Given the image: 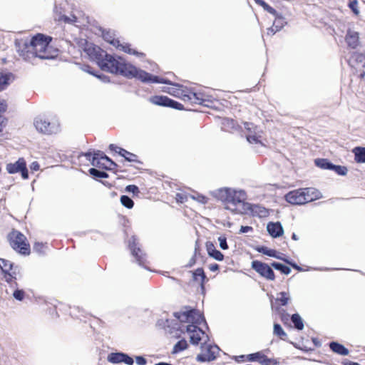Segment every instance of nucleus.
I'll use <instances>...</instances> for the list:
<instances>
[{
  "label": "nucleus",
  "mask_w": 365,
  "mask_h": 365,
  "mask_svg": "<svg viewBox=\"0 0 365 365\" xmlns=\"http://www.w3.org/2000/svg\"><path fill=\"white\" fill-rule=\"evenodd\" d=\"M84 51L90 58L96 60L100 68L105 71L121 75L128 78H135L144 83H167L163 78L138 69L121 57L108 54L100 47L92 43H86Z\"/></svg>",
  "instance_id": "f257e3e1"
},
{
  "label": "nucleus",
  "mask_w": 365,
  "mask_h": 365,
  "mask_svg": "<svg viewBox=\"0 0 365 365\" xmlns=\"http://www.w3.org/2000/svg\"><path fill=\"white\" fill-rule=\"evenodd\" d=\"M52 37L38 33L31 36L29 41L18 43L17 51L20 56L25 60L38 57L43 59L52 58L53 50L51 46Z\"/></svg>",
  "instance_id": "f03ea898"
},
{
  "label": "nucleus",
  "mask_w": 365,
  "mask_h": 365,
  "mask_svg": "<svg viewBox=\"0 0 365 365\" xmlns=\"http://www.w3.org/2000/svg\"><path fill=\"white\" fill-rule=\"evenodd\" d=\"M163 91L180 98L185 103L189 105L197 104L207 107H212V106L210 105V101L207 99V96L204 93L200 91L195 92L182 85L175 84L167 90H163Z\"/></svg>",
  "instance_id": "7ed1b4c3"
},
{
  "label": "nucleus",
  "mask_w": 365,
  "mask_h": 365,
  "mask_svg": "<svg viewBox=\"0 0 365 365\" xmlns=\"http://www.w3.org/2000/svg\"><path fill=\"white\" fill-rule=\"evenodd\" d=\"M322 197V193L314 187L298 188L289 191L284 195V200L293 205H302Z\"/></svg>",
  "instance_id": "20e7f679"
},
{
  "label": "nucleus",
  "mask_w": 365,
  "mask_h": 365,
  "mask_svg": "<svg viewBox=\"0 0 365 365\" xmlns=\"http://www.w3.org/2000/svg\"><path fill=\"white\" fill-rule=\"evenodd\" d=\"M216 197L224 204L225 209L235 211L237 205L245 203L246 193L242 190L223 187L217 190Z\"/></svg>",
  "instance_id": "39448f33"
},
{
  "label": "nucleus",
  "mask_w": 365,
  "mask_h": 365,
  "mask_svg": "<svg viewBox=\"0 0 365 365\" xmlns=\"http://www.w3.org/2000/svg\"><path fill=\"white\" fill-rule=\"evenodd\" d=\"M6 240L10 247L18 254L29 256L31 252L27 237L19 230L12 229L7 235Z\"/></svg>",
  "instance_id": "423d86ee"
},
{
  "label": "nucleus",
  "mask_w": 365,
  "mask_h": 365,
  "mask_svg": "<svg viewBox=\"0 0 365 365\" xmlns=\"http://www.w3.org/2000/svg\"><path fill=\"white\" fill-rule=\"evenodd\" d=\"M174 316L178 319L181 323L200 325L202 322H205L203 314L199 310L191 309L189 307H185L184 311L175 312Z\"/></svg>",
  "instance_id": "0eeeda50"
},
{
  "label": "nucleus",
  "mask_w": 365,
  "mask_h": 365,
  "mask_svg": "<svg viewBox=\"0 0 365 365\" xmlns=\"http://www.w3.org/2000/svg\"><path fill=\"white\" fill-rule=\"evenodd\" d=\"M83 155L91 161L93 166L100 169L113 170L118 167V165L115 162L100 151L94 153L93 155L91 153H86Z\"/></svg>",
  "instance_id": "6e6552de"
},
{
  "label": "nucleus",
  "mask_w": 365,
  "mask_h": 365,
  "mask_svg": "<svg viewBox=\"0 0 365 365\" xmlns=\"http://www.w3.org/2000/svg\"><path fill=\"white\" fill-rule=\"evenodd\" d=\"M0 269L4 274V278L9 284L14 283L17 285L16 282L17 274H19V267L15 266L14 263L5 259H0Z\"/></svg>",
  "instance_id": "1a4fd4ad"
},
{
  "label": "nucleus",
  "mask_w": 365,
  "mask_h": 365,
  "mask_svg": "<svg viewBox=\"0 0 365 365\" xmlns=\"http://www.w3.org/2000/svg\"><path fill=\"white\" fill-rule=\"evenodd\" d=\"M251 267L260 277L268 281H274L276 279L272 267L265 262H262L259 260H253L251 264Z\"/></svg>",
  "instance_id": "9d476101"
},
{
  "label": "nucleus",
  "mask_w": 365,
  "mask_h": 365,
  "mask_svg": "<svg viewBox=\"0 0 365 365\" xmlns=\"http://www.w3.org/2000/svg\"><path fill=\"white\" fill-rule=\"evenodd\" d=\"M34 125L36 130L46 135H52L57 133L58 126L51 123L44 117H37L34 120Z\"/></svg>",
  "instance_id": "9b49d317"
},
{
  "label": "nucleus",
  "mask_w": 365,
  "mask_h": 365,
  "mask_svg": "<svg viewBox=\"0 0 365 365\" xmlns=\"http://www.w3.org/2000/svg\"><path fill=\"white\" fill-rule=\"evenodd\" d=\"M149 101L156 106L169 107L179 110H183L184 106L180 103L175 101L165 96H153L149 98Z\"/></svg>",
  "instance_id": "f8f14e48"
},
{
  "label": "nucleus",
  "mask_w": 365,
  "mask_h": 365,
  "mask_svg": "<svg viewBox=\"0 0 365 365\" xmlns=\"http://www.w3.org/2000/svg\"><path fill=\"white\" fill-rule=\"evenodd\" d=\"M6 168L9 174L20 173L23 179L26 180L29 178L26 161L24 158H19L15 163H8Z\"/></svg>",
  "instance_id": "ddd939ff"
},
{
  "label": "nucleus",
  "mask_w": 365,
  "mask_h": 365,
  "mask_svg": "<svg viewBox=\"0 0 365 365\" xmlns=\"http://www.w3.org/2000/svg\"><path fill=\"white\" fill-rule=\"evenodd\" d=\"M186 331L189 334L190 341L193 345H198L202 336L205 335V331L197 324H188L186 327Z\"/></svg>",
  "instance_id": "4468645a"
},
{
  "label": "nucleus",
  "mask_w": 365,
  "mask_h": 365,
  "mask_svg": "<svg viewBox=\"0 0 365 365\" xmlns=\"http://www.w3.org/2000/svg\"><path fill=\"white\" fill-rule=\"evenodd\" d=\"M216 347L210 344H202L201 349L203 351L197 356L196 359L199 362L211 361L216 358L215 349Z\"/></svg>",
  "instance_id": "2eb2a0df"
},
{
  "label": "nucleus",
  "mask_w": 365,
  "mask_h": 365,
  "mask_svg": "<svg viewBox=\"0 0 365 365\" xmlns=\"http://www.w3.org/2000/svg\"><path fill=\"white\" fill-rule=\"evenodd\" d=\"M109 149L111 151L118 153V155L123 157L126 161H128L130 163H142V162L138 160V156L137 155L132 153L126 150L124 148L118 147L117 145H115L114 144H110Z\"/></svg>",
  "instance_id": "dca6fc26"
},
{
  "label": "nucleus",
  "mask_w": 365,
  "mask_h": 365,
  "mask_svg": "<svg viewBox=\"0 0 365 365\" xmlns=\"http://www.w3.org/2000/svg\"><path fill=\"white\" fill-rule=\"evenodd\" d=\"M108 361L113 364L124 362L128 365L134 362L133 358L124 353H111L108 356Z\"/></svg>",
  "instance_id": "f3484780"
},
{
  "label": "nucleus",
  "mask_w": 365,
  "mask_h": 365,
  "mask_svg": "<svg viewBox=\"0 0 365 365\" xmlns=\"http://www.w3.org/2000/svg\"><path fill=\"white\" fill-rule=\"evenodd\" d=\"M246 359L249 361H257L262 365L275 364L274 359H269L262 352H256L246 356Z\"/></svg>",
  "instance_id": "a211bd4d"
},
{
  "label": "nucleus",
  "mask_w": 365,
  "mask_h": 365,
  "mask_svg": "<svg viewBox=\"0 0 365 365\" xmlns=\"http://www.w3.org/2000/svg\"><path fill=\"white\" fill-rule=\"evenodd\" d=\"M129 248L130 250L132 255L135 258L136 262L140 265H145L146 259L145 255L143 253L140 247H137V244L135 241H133L129 244Z\"/></svg>",
  "instance_id": "6ab92c4d"
},
{
  "label": "nucleus",
  "mask_w": 365,
  "mask_h": 365,
  "mask_svg": "<svg viewBox=\"0 0 365 365\" xmlns=\"http://www.w3.org/2000/svg\"><path fill=\"white\" fill-rule=\"evenodd\" d=\"M267 229L269 234L274 238L282 236L284 232L283 227L279 222H269Z\"/></svg>",
  "instance_id": "aec40b11"
},
{
  "label": "nucleus",
  "mask_w": 365,
  "mask_h": 365,
  "mask_svg": "<svg viewBox=\"0 0 365 365\" xmlns=\"http://www.w3.org/2000/svg\"><path fill=\"white\" fill-rule=\"evenodd\" d=\"M14 80V76L13 73L0 72V92L6 89Z\"/></svg>",
  "instance_id": "412c9836"
},
{
  "label": "nucleus",
  "mask_w": 365,
  "mask_h": 365,
  "mask_svg": "<svg viewBox=\"0 0 365 365\" xmlns=\"http://www.w3.org/2000/svg\"><path fill=\"white\" fill-rule=\"evenodd\" d=\"M205 246L209 256L218 261L223 260V254L216 249L215 245L212 242H207Z\"/></svg>",
  "instance_id": "4be33fe9"
},
{
  "label": "nucleus",
  "mask_w": 365,
  "mask_h": 365,
  "mask_svg": "<svg viewBox=\"0 0 365 365\" xmlns=\"http://www.w3.org/2000/svg\"><path fill=\"white\" fill-rule=\"evenodd\" d=\"M345 40L349 47L356 48L359 43V34L349 30L346 35Z\"/></svg>",
  "instance_id": "5701e85b"
},
{
  "label": "nucleus",
  "mask_w": 365,
  "mask_h": 365,
  "mask_svg": "<svg viewBox=\"0 0 365 365\" xmlns=\"http://www.w3.org/2000/svg\"><path fill=\"white\" fill-rule=\"evenodd\" d=\"M274 16L275 19L274 21L272 26L267 29V35L274 34L277 31H278L283 27L284 24L285 23L284 19L282 16H279L278 14Z\"/></svg>",
  "instance_id": "b1692460"
},
{
  "label": "nucleus",
  "mask_w": 365,
  "mask_h": 365,
  "mask_svg": "<svg viewBox=\"0 0 365 365\" xmlns=\"http://www.w3.org/2000/svg\"><path fill=\"white\" fill-rule=\"evenodd\" d=\"M192 279L200 283L202 289L205 288V282L207 280L202 268H197L192 272Z\"/></svg>",
  "instance_id": "393cba45"
},
{
  "label": "nucleus",
  "mask_w": 365,
  "mask_h": 365,
  "mask_svg": "<svg viewBox=\"0 0 365 365\" xmlns=\"http://www.w3.org/2000/svg\"><path fill=\"white\" fill-rule=\"evenodd\" d=\"M330 349L341 356H347L349 354V351L344 345L336 341H331L329 343Z\"/></svg>",
  "instance_id": "a878e982"
},
{
  "label": "nucleus",
  "mask_w": 365,
  "mask_h": 365,
  "mask_svg": "<svg viewBox=\"0 0 365 365\" xmlns=\"http://www.w3.org/2000/svg\"><path fill=\"white\" fill-rule=\"evenodd\" d=\"M110 43L114 46H115L117 48H118L120 51H123L125 53H127L128 54L138 55V52L135 51L133 48H132L130 47V45L128 43L122 44L117 39H113L110 41Z\"/></svg>",
  "instance_id": "bb28decb"
},
{
  "label": "nucleus",
  "mask_w": 365,
  "mask_h": 365,
  "mask_svg": "<svg viewBox=\"0 0 365 365\" xmlns=\"http://www.w3.org/2000/svg\"><path fill=\"white\" fill-rule=\"evenodd\" d=\"M48 243L43 242H35L33 245V250L39 256L46 255L48 250Z\"/></svg>",
  "instance_id": "cd10ccee"
},
{
  "label": "nucleus",
  "mask_w": 365,
  "mask_h": 365,
  "mask_svg": "<svg viewBox=\"0 0 365 365\" xmlns=\"http://www.w3.org/2000/svg\"><path fill=\"white\" fill-rule=\"evenodd\" d=\"M77 17L74 14H71L70 16H67L64 14H62L61 13L56 14L55 17V20L63 23V24H72L77 21Z\"/></svg>",
  "instance_id": "c85d7f7f"
},
{
  "label": "nucleus",
  "mask_w": 365,
  "mask_h": 365,
  "mask_svg": "<svg viewBox=\"0 0 365 365\" xmlns=\"http://www.w3.org/2000/svg\"><path fill=\"white\" fill-rule=\"evenodd\" d=\"M353 153L354 154V160L358 163H365V148L364 147H356L353 149Z\"/></svg>",
  "instance_id": "c756f323"
},
{
  "label": "nucleus",
  "mask_w": 365,
  "mask_h": 365,
  "mask_svg": "<svg viewBox=\"0 0 365 365\" xmlns=\"http://www.w3.org/2000/svg\"><path fill=\"white\" fill-rule=\"evenodd\" d=\"M257 251L269 257H274L279 259H283L280 256V252H277L275 250L269 249L267 247L262 246L261 247H259L257 248Z\"/></svg>",
  "instance_id": "7c9ffc66"
},
{
  "label": "nucleus",
  "mask_w": 365,
  "mask_h": 365,
  "mask_svg": "<svg viewBox=\"0 0 365 365\" xmlns=\"http://www.w3.org/2000/svg\"><path fill=\"white\" fill-rule=\"evenodd\" d=\"M251 211L254 215L259 216V217H264L269 215L268 210L259 205H252L251 206Z\"/></svg>",
  "instance_id": "2f4dec72"
},
{
  "label": "nucleus",
  "mask_w": 365,
  "mask_h": 365,
  "mask_svg": "<svg viewBox=\"0 0 365 365\" xmlns=\"http://www.w3.org/2000/svg\"><path fill=\"white\" fill-rule=\"evenodd\" d=\"M289 300V294L285 292H281L277 294L275 299V303L277 307L286 306Z\"/></svg>",
  "instance_id": "473e14b6"
},
{
  "label": "nucleus",
  "mask_w": 365,
  "mask_h": 365,
  "mask_svg": "<svg viewBox=\"0 0 365 365\" xmlns=\"http://www.w3.org/2000/svg\"><path fill=\"white\" fill-rule=\"evenodd\" d=\"M187 346L188 344L187 341L184 339H181L175 344L172 353L177 354L178 352L184 351L187 348Z\"/></svg>",
  "instance_id": "72a5a7b5"
},
{
  "label": "nucleus",
  "mask_w": 365,
  "mask_h": 365,
  "mask_svg": "<svg viewBox=\"0 0 365 365\" xmlns=\"http://www.w3.org/2000/svg\"><path fill=\"white\" fill-rule=\"evenodd\" d=\"M273 333L275 336H278L282 340H286L287 338V334L279 324H274Z\"/></svg>",
  "instance_id": "f704fd0d"
},
{
  "label": "nucleus",
  "mask_w": 365,
  "mask_h": 365,
  "mask_svg": "<svg viewBox=\"0 0 365 365\" xmlns=\"http://www.w3.org/2000/svg\"><path fill=\"white\" fill-rule=\"evenodd\" d=\"M255 2L261 6L266 11L269 13L270 14L275 16L277 14V11L270 6L267 2H265L264 0H254Z\"/></svg>",
  "instance_id": "c9c22d12"
},
{
  "label": "nucleus",
  "mask_w": 365,
  "mask_h": 365,
  "mask_svg": "<svg viewBox=\"0 0 365 365\" xmlns=\"http://www.w3.org/2000/svg\"><path fill=\"white\" fill-rule=\"evenodd\" d=\"M255 2L261 6L266 11L269 13L270 14L275 16L277 14V11L270 6L267 2H265L264 0H254Z\"/></svg>",
  "instance_id": "e433bc0d"
},
{
  "label": "nucleus",
  "mask_w": 365,
  "mask_h": 365,
  "mask_svg": "<svg viewBox=\"0 0 365 365\" xmlns=\"http://www.w3.org/2000/svg\"><path fill=\"white\" fill-rule=\"evenodd\" d=\"M315 164L323 169L332 170L334 164L331 163L327 159L319 158L315 160Z\"/></svg>",
  "instance_id": "4c0bfd02"
},
{
  "label": "nucleus",
  "mask_w": 365,
  "mask_h": 365,
  "mask_svg": "<svg viewBox=\"0 0 365 365\" xmlns=\"http://www.w3.org/2000/svg\"><path fill=\"white\" fill-rule=\"evenodd\" d=\"M271 266L276 269L277 270H279L282 273L284 274H289L290 272H291V269L286 266V265H284L281 263H279V262H273L272 264H271Z\"/></svg>",
  "instance_id": "58836bf2"
},
{
  "label": "nucleus",
  "mask_w": 365,
  "mask_h": 365,
  "mask_svg": "<svg viewBox=\"0 0 365 365\" xmlns=\"http://www.w3.org/2000/svg\"><path fill=\"white\" fill-rule=\"evenodd\" d=\"M292 322L294 324V327L298 330H302L304 328V324L301 317L298 314H292L291 317Z\"/></svg>",
  "instance_id": "ea45409f"
},
{
  "label": "nucleus",
  "mask_w": 365,
  "mask_h": 365,
  "mask_svg": "<svg viewBox=\"0 0 365 365\" xmlns=\"http://www.w3.org/2000/svg\"><path fill=\"white\" fill-rule=\"evenodd\" d=\"M121 204L128 209H131L134 206L133 200L127 195H122L120 197Z\"/></svg>",
  "instance_id": "a19ab883"
},
{
  "label": "nucleus",
  "mask_w": 365,
  "mask_h": 365,
  "mask_svg": "<svg viewBox=\"0 0 365 365\" xmlns=\"http://www.w3.org/2000/svg\"><path fill=\"white\" fill-rule=\"evenodd\" d=\"M89 173L94 178H108V175L104 171H100L94 168H90L88 170Z\"/></svg>",
  "instance_id": "79ce46f5"
},
{
  "label": "nucleus",
  "mask_w": 365,
  "mask_h": 365,
  "mask_svg": "<svg viewBox=\"0 0 365 365\" xmlns=\"http://www.w3.org/2000/svg\"><path fill=\"white\" fill-rule=\"evenodd\" d=\"M335 171L339 175H346L348 170L347 168L342 165H333L332 170Z\"/></svg>",
  "instance_id": "37998d69"
},
{
  "label": "nucleus",
  "mask_w": 365,
  "mask_h": 365,
  "mask_svg": "<svg viewBox=\"0 0 365 365\" xmlns=\"http://www.w3.org/2000/svg\"><path fill=\"white\" fill-rule=\"evenodd\" d=\"M187 195L185 193L178 192L175 195V199L178 203H184L187 200Z\"/></svg>",
  "instance_id": "c03bdc74"
},
{
  "label": "nucleus",
  "mask_w": 365,
  "mask_h": 365,
  "mask_svg": "<svg viewBox=\"0 0 365 365\" xmlns=\"http://www.w3.org/2000/svg\"><path fill=\"white\" fill-rule=\"evenodd\" d=\"M259 138V136H257L256 135H249L247 136V140L250 143L262 144Z\"/></svg>",
  "instance_id": "a18cd8bd"
},
{
  "label": "nucleus",
  "mask_w": 365,
  "mask_h": 365,
  "mask_svg": "<svg viewBox=\"0 0 365 365\" xmlns=\"http://www.w3.org/2000/svg\"><path fill=\"white\" fill-rule=\"evenodd\" d=\"M349 7L351 9V10L356 14H359V10H358V1L357 0H352L350 1L349 3Z\"/></svg>",
  "instance_id": "49530a36"
},
{
  "label": "nucleus",
  "mask_w": 365,
  "mask_h": 365,
  "mask_svg": "<svg viewBox=\"0 0 365 365\" xmlns=\"http://www.w3.org/2000/svg\"><path fill=\"white\" fill-rule=\"evenodd\" d=\"M13 296L16 299L21 301L25 297V292L22 289H16L14 292Z\"/></svg>",
  "instance_id": "de8ad7c7"
},
{
  "label": "nucleus",
  "mask_w": 365,
  "mask_h": 365,
  "mask_svg": "<svg viewBox=\"0 0 365 365\" xmlns=\"http://www.w3.org/2000/svg\"><path fill=\"white\" fill-rule=\"evenodd\" d=\"M125 190L129 192H132L135 195L140 193V190L138 186L135 185H129L125 187Z\"/></svg>",
  "instance_id": "09e8293b"
},
{
  "label": "nucleus",
  "mask_w": 365,
  "mask_h": 365,
  "mask_svg": "<svg viewBox=\"0 0 365 365\" xmlns=\"http://www.w3.org/2000/svg\"><path fill=\"white\" fill-rule=\"evenodd\" d=\"M192 199L195 200L196 201L202 203V204H207L208 202V198L206 196H204L202 195H197V196H192Z\"/></svg>",
  "instance_id": "8fccbe9b"
},
{
  "label": "nucleus",
  "mask_w": 365,
  "mask_h": 365,
  "mask_svg": "<svg viewBox=\"0 0 365 365\" xmlns=\"http://www.w3.org/2000/svg\"><path fill=\"white\" fill-rule=\"evenodd\" d=\"M218 240L220 242V247L222 249V250H227L228 249V245H227V239L224 236H220L219 238H218Z\"/></svg>",
  "instance_id": "3c124183"
},
{
  "label": "nucleus",
  "mask_w": 365,
  "mask_h": 365,
  "mask_svg": "<svg viewBox=\"0 0 365 365\" xmlns=\"http://www.w3.org/2000/svg\"><path fill=\"white\" fill-rule=\"evenodd\" d=\"M7 109V103L5 100L0 99V117H2L1 114L5 113Z\"/></svg>",
  "instance_id": "603ef678"
},
{
  "label": "nucleus",
  "mask_w": 365,
  "mask_h": 365,
  "mask_svg": "<svg viewBox=\"0 0 365 365\" xmlns=\"http://www.w3.org/2000/svg\"><path fill=\"white\" fill-rule=\"evenodd\" d=\"M30 169L32 171H38L40 169V165L37 161H34L30 165Z\"/></svg>",
  "instance_id": "864d4df0"
},
{
  "label": "nucleus",
  "mask_w": 365,
  "mask_h": 365,
  "mask_svg": "<svg viewBox=\"0 0 365 365\" xmlns=\"http://www.w3.org/2000/svg\"><path fill=\"white\" fill-rule=\"evenodd\" d=\"M235 122L232 119H225L222 125L225 127L226 125L231 126L233 128L235 126Z\"/></svg>",
  "instance_id": "5fc2aeb1"
},
{
  "label": "nucleus",
  "mask_w": 365,
  "mask_h": 365,
  "mask_svg": "<svg viewBox=\"0 0 365 365\" xmlns=\"http://www.w3.org/2000/svg\"><path fill=\"white\" fill-rule=\"evenodd\" d=\"M136 362L139 365H145L146 364V360L144 357L143 356H137L136 357Z\"/></svg>",
  "instance_id": "6e6d98bb"
},
{
  "label": "nucleus",
  "mask_w": 365,
  "mask_h": 365,
  "mask_svg": "<svg viewBox=\"0 0 365 365\" xmlns=\"http://www.w3.org/2000/svg\"><path fill=\"white\" fill-rule=\"evenodd\" d=\"M209 269L212 272H215L219 269V265L217 264H211L209 266Z\"/></svg>",
  "instance_id": "4d7b16f0"
},
{
  "label": "nucleus",
  "mask_w": 365,
  "mask_h": 365,
  "mask_svg": "<svg viewBox=\"0 0 365 365\" xmlns=\"http://www.w3.org/2000/svg\"><path fill=\"white\" fill-rule=\"evenodd\" d=\"M252 230V227H250V226H242L241 228H240V232H247L250 230Z\"/></svg>",
  "instance_id": "13d9d810"
},
{
  "label": "nucleus",
  "mask_w": 365,
  "mask_h": 365,
  "mask_svg": "<svg viewBox=\"0 0 365 365\" xmlns=\"http://www.w3.org/2000/svg\"><path fill=\"white\" fill-rule=\"evenodd\" d=\"M343 365H361L360 364L357 362H354L349 360L346 359L342 362Z\"/></svg>",
  "instance_id": "bf43d9fd"
},
{
  "label": "nucleus",
  "mask_w": 365,
  "mask_h": 365,
  "mask_svg": "<svg viewBox=\"0 0 365 365\" xmlns=\"http://www.w3.org/2000/svg\"><path fill=\"white\" fill-rule=\"evenodd\" d=\"M284 261H285L286 262H287V263L290 264L292 265V267H294V269H298V270H300V269H300V267H299L298 265H297V264H294V263H291V262H288L287 260H284Z\"/></svg>",
  "instance_id": "052dcab7"
},
{
  "label": "nucleus",
  "mask_w": 365,
  "mask_h": 365,
  "mask_svg": "<svg viewBox=\"0 0 365 365\" xmlns=\"http://www.w3.org/2000/svg\"><path fill=\"white\" fill-rule=\"evenodd\" d=\"M4 120L3 117H0V132L2 131Z\"/></svg>",
  "instance_id": "680f3d73"
},
{
  "label": "nucleus",
  "mask_w": 365,
  "mask_h": 365,
  "mask_svg": "<svg viewBox=\"0 0 365 365\" xmlns=\"http://www.w3.org/2000/svg\"><path fill=\"white\" fill-rule=\"evenodd\" d=\"M292 239L294 240H298V237H297V235L295 233H293L292 235Z\"/></svg>",
  "instance_id": "e2e57ef3"
},
{
  "label": "nucleus",
  "mask_w": 365,
  "mask_h": 365,
  "mask_svg": "<svg viewBox=\"0 0 365 365\" xmlns=\"http://www.w3.org/2000/svg\"><path fill=\"white\" fill-rule=\"evenodd\" d=\"M101 182H102L103 184H104L105 185H106V186L109 187H110L112 186V184L108 183V182H107L101 181Z\"/></svg>",
  "instance_id": "0e129e2a"
},
{
  "label": "nucleus",
  "mask_w": 365,
  "mask_h": 365,
  "mask_svg": "<svg viewBox=\"0 0 365 365\" xmlns=\"http://www.w3.org/2000/svg\"><path fill=\"white\" fill-rule=\"evenodd\" d=\"M238 358L240 359V361H245L246 356L241 355V356H238ZM238 361H240V360H238Z\"/></svg>",
  "instance_id": "69168bd1"
},
{
  "label": "nucleus",
  "mask_w": 365,
  "mask_h": 365,
  "mask_svg": "<svg viewBox=\"0 0 365 365\" xmlns=\"http://www.w3.org/2000/svg\"><path fill=\"white\" fill-rule=\"evenodd\" d=\"M359 77L363 79L365 78V71L360 73Z\"/></svg>",
  "instance_id": "338daca9"
}]
</instances>
